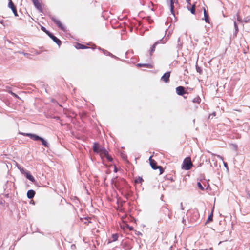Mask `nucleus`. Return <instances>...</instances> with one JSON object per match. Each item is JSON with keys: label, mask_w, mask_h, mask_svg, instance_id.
<instances>
[{"label": "nucleus", "mask_w": 250, "mask_h": 250, "mask_svg": "<svg viewBox=\"0 0 250 250\" xmlns=\"http://www.w3.org/2000/svg\"><path fill=\"white\" fill-rule=\"evenodd\" d=\"M55 42L57 43V44L59 46L62 43L61 41L57 38L56 36H55L52 33L49 32L47 35Z\"/></svg>", "instance_id": "obj_11"}, {"label": "nucleus", "mask_w": 250, "mask_h": 250, "mask_svg": "<svg viewBox=\"0 0 250 250\" xmlns=\"http://www.w3.org/2000/svg\"><path fill=\"white\" fill-rule=\"evenodd\" d=\"M170 76V72H167L164 73V74L161 77V80L164 82L165 83H168L169 82V78Z\"/></svg>", "instance_id": "obj_10"}, {"label": "nucleus", "mask_w": 250, "mask_h": 250, "mask_svg": "<svg viewBox=\"0 0 250 250\" xmlns=\"http://www.w3.org/2000/svg\"><path fill=\"white\" fill-rule=\"evenodd\" d=\"M176 93L180 96H184L185 94L187 93L185 90V88L182 86H179L176 88Z\"/></svg>", "instance_id": "obj_7"}, {"label": "nucleus", "mask_w": 250, "mask_h": 250, "mask_svg": "<svg viewBox=\"0 0 250 250\" xmlns=\"http://www.w3.org/2000/svg\"><path fill=\"white\" fill-rule=\"evenodd\" d=\"M152 158V156H151L149 158L150 166L154 170L159 169L160 171L159 174H162L164 171V168L160 166H158L157 162Z\"/></svg>", "instance_id": "obj_3"}, {"label": "nucleus", "mask_w": 250, "mask_h": 250, "mask_svg": "<svg viewBox=\"0 0 250 250\" xmlns=\"http://www.w3.org/2000/svg\"><path fill=\"white\" fill-rule=\"evenodd\" d=\"M237 21L240 22H244L243 20H242L238 15L237 16Z\"/></svg>", "instance_id": "obj_37"}, {"label": "nucleus", "mask_w": 250, "mask_h": 250, "mask_svg": "<svg viewBox=\"0 0 250 250\" xmlns=\"http://www.w3.org/2000/svg\"><path fill=\"white\" fill-rule=\"evenodd\" d=\"M32 2L35 7L38 10H41L42 9L41 5L39 2L38 0H32Z\"/></svg>", "instance_id": "obj_17"}, {"label": "nucleus", "mask_w": 250, "mask_h": 250, "mask_svg": "<svg viewBox=\"0 0 250 250\" xmlns=\"http://www.w3.org/2000/svg\"><path fill=\"white\" fill-rule=\"evenodd\" d=\"M234 148L235 149V150H237V145H235V144H233L232 145Z\"/></svg>", "instance_id": "obj_44"}, {"label": "nucleus", "mask_w": 250, "mask_h": 250, "mask_svg": "<svg viewBox=\"0 0 250 250\" xmlns=\"http://www.w3.org/2000/svg\"><path fill=\"white\" fill-rule=\"evenodd\" d=\"M193 164L191 162V159L190 157H187L184 159L183 165L182 168L188 170H189L192 167Z\"/></svg>", "instance_id": "obj_4"}, {"label": "nucleus", "mask_w": 250, "mask_h": 250, "mask_svg": "<svg viewBox=\"0 0 250 250\" xmlns=\"http://www.w3.org/2000/svg\"><path fill=\"white\" fill-rule=\"evenodd\" d=\"M73 246H74V247H75V245H71V247H73Z\"/></svg>", "instance_id": "obj_54"}, {"label": "nucleus", "mask_w": 250, "mask_h": 250, "mask_svg": "<svg viewBox=\"0 0 250 250\" xmlns=\"http://www.w3.org/2000/svg\"><path fill=\"white\" fill-rule=\"evenodd\" d=\"M52 21L62 30H64V27L63 26L61 22L55 17H52L51 18Z\"/></svg>", "instance_id": "obj_8"}, {"label": "nucleus", "mask_w": 250, "mask_h": 250, "mask_svg": "<svg viewBox=\"0 0 250 250\" xmlns=\"http://www.w3.org/2000/svg\"><path fill=\"white\" fill-rule=\"evenodd\" d=\"M234 28H235V32L234 33V35L236 36L238 32V27L235 21L234 22Z\"/></svg>", "instance_id": "obj_25"}, {"label": "nucleus", "mask_w": 250, "mask_h": 250, "mask_svg": "<svg viewBox=\"0 0 250 250\" xmlns=\"http://www.w3.org/2000/svg\"><path fill=\"white\" fill-rule=\"evenodd\" d=\"M8 6L9 8H10L12 10L13 13H14L15 16H18L16 8L11 0H8Z\"/></svg>", "instance_id": "obj_6"}, {"label": "nucleus", "mask_w": 250, "mask_h": 250, "mask_svg": "<svg viewBox=\"0 0 250 250\" xmlns=\"http://www.w3.org/2000/svg\"><path fill=\"white\" fill-rule=\"evenodd\" d=\"M192 102L194 103L199 104L201 102V98L198 96L193 99Z\"/></svg>", "instance_id": "obj_24"}, {"label": "nucleus", "mask_w": 250, "mask_h": 250, "mask_svg": "<svg viewBox=\"0 0 250 250\" xmlns=\"http://www.w3.org/2000/svg\"><path fill=\"white\" fill-rule=\"evenodd\" d=\"M165 209L167 210V211H168V209L166 207H165Z\"/></svg>", "instance_id": "obj_52"}, {"label": "nucleus", "mask_w": 250, "mask_h": 250, "mask_svg": "<svg viewBox=\"0 0 250 250\" xmlns=\"http://www.w3.org/2000/svg\"><path fill=\"white\" fill-rule=\"evenodd\" d=\"M114 171H115V172H116V171H117V170H116V168H115Z\"/></svg>", "instance_id": "obj_55"}, {"label": "nucleus", "mask_w": 250, "mask_h": 250, "mask_svg": "<svg viewBox=\"0 0 250 250\" xmlns=\"http://www.w3.org/2000/svg\"><path fill=\"white\" fill-rule=\"evenodd\" d=\"M104 157H105L109 162H112L113 160V159L112 158L111 156H110L108 153L107 155L105 156Z\"/></svg>", "instance_id": "obj_34"}, {"label": "nucleus", "mask_w": 250, "mask_h": 250, "mask_svg": "<svg viewBox=\"0 0 250 250\" xmlns=\"http://www.w3.org/2000/svg\"><path fill=\"white\" fill-rule=\"evenodd\" d=\"M168 179L170 180L172 182H173V181H175V180L172 177H170V178H168Z\"/></svg>", "instance_id": "obj_45"}, {"label": "nucleus", "mask_w": 250, "mask_h": 250, "mask_svg": "<svg viewBox=\"0 0 250 250\" xmlns=\"http://www.w3.org/2000/svg\"><path fill=\"white\" fill-rule=\"evenodd\" d=\"M112 240H109V243L116 241L118 240V234L117 233H115L112 235L111 237Z\"/></svg>", "instance_id": "obj_20"}, {"label": "nucleus", "mask_w": 250, "mask_h": 250, "mask_svg": "<svg viewBox=\"0 0 250 250\" xmlns=\"http://www.w3.org/2000/svg\"><path fill=\"white\" fill-rule=\"evenodd\" d=\"M102 148V146H101L99 143L97 142H94L93 145V150L94 153H99L101 151V148Z\"/></svg>", "instance_id": "obj_12"}, {"label": "nucleus", "mask_w": 250, "mask_h": 250, "mask_svg": "<svg viewBox=\"0 0 250 250\" xmlns=\"http://www.w3.org/2000/svg\"><path fill=\"white\" fill-rule=\"evenodd\" d=\"M223 165L225 167H226L227 169L228 168V164L226 162H223Z\"/></svg>", "instance_id": "obj_41"}, {"label": "nucleus", "mask_w": 250, "mask_h": 250, "mask_svg": "<svg viewBox=\"0 0 250 250\" xmlns=\"http://www.w3.org/2000/svg\"><path fill=\"white\" fill-rule=\"evenodd\" d=\"M183 42H181L180 38H179L177 40V48L178 49H180L182 46Z\"/></svg>", "instance_id": "obj_26"}, {"label": "nucleus", "mask_w": 250, "mask_h": 250, "mask_svg": "<svg viewBox=\"0 0 250 250\" xmlns=\"http://www.w3.org/2000/svg\"><path fill=\"white\" fill-rule=\"evenodd\" d=\"M184 98H187V97H186V96H184Z\"/></svg>", "instance_id": "obj_56"}, {"label": "nucleus", "mask_w": 250, "mask_h": 250, "mask_svg": "<svg viewBox=\"0 0 250 250\" xmlns=\"http://www.w3.org/2000/svg\"><path fill=\"white\" fill-rule=\"evenodd\" d=\"M108 153V152L106 150V149L104 147H102L101 148V151L99 152L100 155L102 159H103L105 156H107Z\"/></svg>", "instance_id": "obj_13"}, {"label": "nucleus", "mask_w": 250, "mask_h": 250, "mask_svg": "<svg viewBox=\"0 0 250 250\" xmlns=\"http://www.w3.org/2000/svg\"><path fill=\"white\" fill-rule=\"evenodd\" d=\"M41 29L42 31L44 32L47 35H48V34L50 32L49 31L46 30V29L44 26H42Z\"/></svg>", "instance_id": "obj_32"}, {"label": "nucleus", "mask_w": 250, "mask_h": 250, "mask_svg": "<svg viewBox=\"0 0 250 250\" xmlns=\"http://www.w3.org/2000/svg\"><path fill=\"white\" fill-rule=\"evenodd\" d=\"M196 70L197 72H198L200 75H201L203 73L202 69L200 67H199L197 64H196Z\"/></svg>", "instance_id": "obj_29"}, {"label": "nucleus", "mask_w": 250, "mask_h": 250, "mask_svg": "<svg viewBox=\"0 0 250 250\" xmlns=\"http://www.w3.org/2000/svg\"><path fill=\"white\" fill-rule=\"evenodd\" d=\"M198 188L202 191L205 190V188L204 186L202 185V184L200 182H198L197 184Z\"/></svg>", "instance_id": "obj_27"}, {"label": "nucleus", "mask_w": 250, "mask_h": 250, "mask_svg": "<svg viewBox=\"0 0 250 250\" xmlns=\"http://www.w3.org/2000/svg\"><path fill=\"white\" fill-rule=\"evenodd\" d=\"M102 51L105 55H109L111 56L112 57H115V56L113 54H112L111 53H110L106 50L103 49Z\"/></svg>", "instance_id": "obj_28"}, {"label": "nucleus", "mask_w": 250, "mask_h": 250, "mask_svg": "<svg viewBox=\"0 0 250 250\" xmlns=\"http://www.w3.org/2000/svg\"><path fill=\"white\" fill-rule=\"evenodd\" d=\"M247 198H250V194L249 192H248L247 194Z\"/></svg>", "instance_id": "obj_47"}, {"label": "nucleus", "mask_w": 250, "mask_h": 250, "mask_svg": "<svg viewBox=\"0 0 250 250\" xmlns=\"http://www.w3.org/2000/svg\"><path fill=\"white\" fill-rule=\"evenodd\" d=\"M25 176H26V177L29 179L30 181H31V182H35V178H34V177L30 174V172L27 171L25 173Z\"/></svg>", "instance_id": "obj_14"}, {"label": "nucleus", "mask_w": 250, "mask_h": 250, "mask_svg": "<svg viewBox=\"0 0 250 250\" xmlns=\"http://www.w3.org/2000/svg\"><path fill=\"white\" fill-rule=\"evenodd\" d=\"M143 179L141 177H138L137 179H136L135 182L137 183H141L143 181Z\"/></svg>", "instance_id": "obj_31"}, {"label": "nucleus", "mask_w": 250, "mask_h": 250, "mask_svg": "<svg viewBox=\"0 0 250 250\" xmlns=\"http://www.w3.org/2000/svg\"><path fill=\"white\" fill-rule=\"evenodd\" d=\"M217 157H219V158H220L221 159L223 160V158L220 156V155H217Z\"/></svg>", "instance_id": "obj_50"}, {"label": "nucleus", "mask_w": 250, "mask_h": 250, "mask_svg": "<svg viewBox=\"0 0 250 250\" xmlns=\"http://www.w3.org/2000/svg\"><path fill=\"white\" fill-rule=\"evenodd\" d=\"M212 162H214V165L215 167H216L217 166V161H215L214 159H212Z\"/></svg>", "instance_id": "obj_43"}, {"label": "nucleus", "mask_w": 250, "mask_h": 250, "mask_svg": "<svg viewBox=\"0 0 250 250\" xmlns=\"http://www.w3.org/2000/svg\"><path fill=\"white\" fill-rule=\"evenodd\" d=\"M20 134L24 136L29 137L31 139L35 141H41L42 145L45 147L49 148V143L45 139L35 134L29 133H20Z\"/></svg>", "instance_id": "obj_2"}, {"label": "nucleus", "mask_w": 250, "mask_h": 250, "mask_svg": "<svg viewBox=\"0 0 250 250\" xmlns=\"http://www.w3.org/2000/svg\"><path fill=\"white\" fill-rule=\"evenodd\" d=\"M186 250H189L188 249H186Z\"/></svg>", "instance_id": "obj_57"}, {"label": "nucleus", "mask_w": 250, "mask_h": 250, "mask_svg": "<svg viewBox=\"0 0 250 250\" xmlns=\"http://www.w3.org/2000/svg\"><path fill=\"white\" fill-rule=\"evenodd\" d=\"M187 89H189V90H192V88H188H188H187Z\"/></svg>", "instance_id": "obj_51"}, {"label": "nucleus", "mask_w": 250, "mask_h": 250, "mask_svg": "<svg viewBox=\"0 0 250 250\" xmlns=\"http://www.w3.org/2000/svg\"><path fill=\"white\" fill-rule=\"evenodd\" d=\"M90 221L87 218H81L79 217V224H81L83 223L84 224H87L89 223Z\"/></svg>", "instance_id": "obj_18"}, {"label": "nucleus", "mask_w": 250, "mask_h": 250, "mask_svg": "<svg viewBox=\"0 0 250 250\" xmlns=\"http://www.w3.org/2000/svg\"><path fill=\"white\" fill-rule=\"evenodd\" d=\"M204 20L206 23H209V18L207 11L205 8H203Z\"/></svg>", "instance_id": "obj_15"}, {"label": "nucleus", "mask_w": 250, "mask_h": 250, "mask_svg": "<svg viewBox=\"0 0 250 250\" xmlns=\"http://www.w3.org/2000/svg\"><path fill=\"white\" fill-rule=\"evenodd\" d=\"M18 168L20 169L21 173L23 174H25V173L27 171V170H25L23 167H18Z\"/></svg>", "instance_id": "obj_33"}, {"label": "nucleus", "mask_w": 250, "mask_h": 250, "mask_svg": "<svg viewBox=\"0 0 250 250\" xmlns=\"http://www.w3.org/2000/svg\"><path fill=\"white\" fill-rule=\"evenodd\" d=\"M129 188H130L128 189L126 188L121 191L122 195L124 196L126 200H127L129 197L132 195V192L130 190Z\"/></svg>", "instance_id": "obj_5"}, {"label": "nucleus", "mask_w": 250, "mask_h": 250, "mask_svg": "<svg viewBox=\"0 0 250 250\" xmlns=\"http://www.w3.org/2000/svg\"><path fill=\"white\" fill-rule=\"evenodd\" d=\"M180 206H181V209H182V210H184V208H183V204H182V203H181Z\"/></svg>", "instance_id": "obj_48"}, {"label": "nucleus", "mask_w": 250, "mask_h": 250, "mask_svg": "<svg viewBox=\"0 0 250 250\" xmlns=\"http://www.w3.org/2000/svg\"><path fill=\"white\" fill-rule=\"evenodd\" d=\"M215 115H216V113L214 112L212 113V114H210L208 118H210L211 116H215Z\"/></svg>", "instance_id": "obj_42"}, {"label": "nucleus", "mask_w": 250, "mask_h": 250, "mask_svg": "<svg viewBox=\"0 0 250 250\" xmlns=\"http://www.w3.org/2000/svg\"><path fill=\"white\" fill-rule=\"evenodd\" d=\"M111 184L114 185V186L120 191H121L126 188L127 189L129 188H130L125 179L121 178H118L117 177L113 178L111 180Z\"/></svg>", "instance_id": "obj_1"}, {"label": "nucleus", "mask_w": 250, "mask_h": 250, "mask_svg": "<svg viewBox=\"0 0 250 250\" xmlns=\"http://www.w3.org/2000/svg\"><path fill=\"white\" fill-rule=\"evenodd\" d=\"M243 21L245 23H250V16H248L244 18Z\"/></svg>", "instance_id": "obj_30"}, {"label": "nucleus", "mask_w": 250, "mask_h": 250, "mask_svg": "<svg viewBox=\"0 0 250 250\" xmlns=\"http://www.w3.org/2000/svg\"><path fill=\"white\" fill-rule=\"evenodd\" d=\"M75 46L76 49H78V47H79L78 42H76Z\"/></svg>", "instance_id": "obj_46"}, {"label": "nucleus", "mask_w": 250, "mask_h": 250, "mask_svg": "<svg viewBox=\"0 0 250 250\" xmlns=\"http://www.w3.org/2000/svg\"><path fill=\"white\" fill-rule=\"evenodd\" d=\"M186 2L188 3L189 4H190V0H186Z\"/></svg>", "instance_id": "obj_49"}, {"label": "nucleus", "mask_w": 250, "mask_h": 250, "mask_svg": "<svg viewBox=\"0 0 250 250\" xmlns=\"http://www.w3.org/2000/svg\"><path fill=\"white\" fill-rule=\"evenodd\" d=\"M195 8L196 6L195 4L192 5L190 8L188 7V9L190 11L192 14H195Z\"/></svg>", "instance_id": "obj_23"}, {"label": "nucleus", "mask_w": 250, "mask_h": 250, "mask_svg": "<svg viewBox=\"0 0 250 250\" xmlns=\"http://www.w3.org/2000/svg\"><path fill=\"white\" fill-rule=\"evenodd\" d=\"M213 210H212L211 213L210 215L208 216L207 220L206 222V224H207L208 223L212 221L213 220Z\"/></svg>", "instance_id": "obj_22"}, {"label": "nucleus", "mask_w": 250, "mask_h": 250, "mask_svg": "<svg viewBox=\"0 0 250 250\" xmlns=\"http://www.w3.org/2000/svg\"><path fill=\"white\" fill-rule=\"evenodd\" d=\"M137 66H138V67L143 66V67H146L147 68H151L152 67L151 64H147V63H138L137 64Z\"/></svg>", "instance_id": "obj_21"}, {"label": "nucleus", "mask_w": 250, "mask_h": 250, "mask_svg": "<svg viewBox=\"0 0 250 250\" xmlns=\"http://www.w3.org/2000/svg\"><path fill=\"white\" fill-rule=\"evenodd\" d=\"M9 93H10L12 95H13L15 97H16V98L18 97V96L17 94L12 92V91H9Z\"/></svg>", "instance_id": "obj_38"}, {"label": "nucleus", "mask_w": 250, "mask_h": 250, "mask_svg": "<svg viewBox=\"0 0 250 250\" xmlns=\"http://www.w3.org/2000/svg\"><path fill=\"white\" fill-rule=\"evenodd\" d=\"M35 195V192L34 190L30 189L27 191V196L29 199H32Z\"/></svg>", "instance_id": "obj_16"}, {"label": "nucleus", "mask_w": 250, "mask_h": 250, "mask_svg": "<svg viewBox=\"0 0 250 250\" xmlns=\"http://www.w3.org/2000/svg\"><path fill=\"white\" fill-rule=\"evenodd\" d=\"M170 11L171 13L175 16L174 15V1L173 0H170Z\"/></svg>", "instance_id": "obj_19"}, {"label": "nucleus", "mask_w": 250, "mask_h": 250, "mask_svg": "<svg viewBox=\"0 0 250 250\" xmlns=\"http://www.w3.org/2000/svg\"><path fill=\"white\" fill-rule=\"evenodd\" d=\"M126 227L127 228H128L129 230H133V228L131 226H130L128 224H126Z\"/></svg>", "instance_id": "obj_36"}, {"label": "nucleus", "mask_w": 250, "mask_h": 250, "mask_svg": "<svg viewBox=\"0 0 250 250\" xmlns=\"http://www.w3.org/2000/svg\"><path fill=\"white\" fill-rule=\"evenodd\" d=\"M199 250H208V249H199Z\"/></svg>", "instance_id": "obj_53"}, {"label": "nucleus", "mask_w": 250, "mask_h": 250, "mask_svg": "<svg viewBox=\"0 0 250 250\" xmlns=\"http://www.w3.org/2000/svg\"><path fill=\"white\" fill-rule=\"evenodd\" d=\"M135 234L137 235H142V234L140 232L137 231L136 230H135Z\"/></svg>", "instance_id": "obj_40"}, {"label": "nucleus", "mask_w": 250, "mask_h": 250, "mask_svg": "<svg viewBox=\"0 0 250 250\" xmlns=\"http://www.w3.org/2000/svg\"><path fill=\"white\" fill-rule=\"evenodd\" d=\"M160 43H165V41H164L163 38H162V39L160 40L159 41L155 42L153 44V45L152 46V47H151L150 50V55L151 56L152 55V53L155 51L156 45Z\"/></svg>", "instance_id": "obj_9"}, {"label": "nucleus", "mask_w": 250, "mask_h": 250, "mask_svg": "<svg viewBox=\"0 0 250 250\" xmlns=\"http://www.w3.org/2000/svg\"><path fill=\"white\" fill-rule=\"evenodd\" d=\"M5 203V201L1 198H0V205H3Z\"/></svg>", "instance_id": "obj_39"}, {"label": "nucleus", "mask_w": 250, "mask_h": 250, "mask_svg": "<svg viewBox=\"0 0 250 250\" xmlns=\"http://www.w3.org/2000/svg\"><path fill=\"white\" fill-rule=\"evenodd\" d=\"M88 47L85 46V45L79 43V49H86Z\"/></svg>", "instance_id": "obj_35"}]
</instances>
